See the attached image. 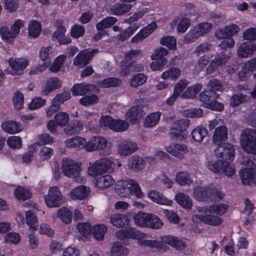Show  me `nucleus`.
<instances>
[{"instance_id":"obj_30","label":"nucleus","mask_w":256,"mask_h":256,"mask_svg":"<svg viewBox=\"0 0 256 256\" xmlns=\"http://www.w3.org/2000/svg\"><path fill=\"white\" fill-rule=\"evenodd\" d=\"M94 88V86L92 85L76 84L72 88L71 90L74 96H82Z\"/></svg>"},{"instance_id":"obj_62","label":"nucleus","mask_w":256,"mask_h":256,"mask_svg":"<svg viewBox=\"0 0 256 256\" xmlns=\"http://www.w3.org/2000/svg\"><path fill=\"white\" fill-rule=\"evenodd\" d=\"M162 212L170 222L176 224L180 222L178 216L173 210H162Z\"/></svg>"},{"instance_id":"obj_49","label":"nucleus","mask_w":256,"mask_h":256,"mask_svg":"<svg viewBox=\"0 0 256 256\" xmlns=\"http://www.w3.org/2000/svg\"><path fill=\"white\" fill-rule=\"evenodd\" d=\"M210 213H216L218 214H223L227 210V206L224 204H216L206 207Z\"/></svg>"},{"instance_id":"obj_60","label":"nucleus","mask_w":256,"mask_h":256,"mask_svg":"<svg viewBox=\"0 0 256 256\" xmlns=\"http://www.w3.org/2000/svg\"><path fill=\"white\" fill-rule=\"evenodd\" d=\"M16 197L20 200H26L30 196V192L22 187L18 186L14 191Z\"/></svg>"},{"instance_id":"obj_28","label":"nucleus","mask_w":256,"mask_h":256,"mask_svg":"<svg viewBox=\"0 0 256 256\" xmlns=\"http://www.w3.org/2000/svg\"><path fill=\"white\" fill-rule=\"evenodd\" d=\"M128 165L129 168L140 171L144 167V161L142 157L134 155L130 158Z\"/></svg>"},{"instance_id":"obj_51","label":"nucleus","mask_w":256,"mask_h":256,"mask_svg":"<svg viewBox=\"0 0 256 256\" xmlns=\"http://www.w3.org/2000/svg\"><path fill=\"white\" fill-rule=\"evenodd\" d=\"M54 118L58 126H64L68 123L69 116L66 112H60L55 114Z\"/></svg>"},{"instance_id":"obj_10","label":"nucleus","mask_w":256,"mask_h":256,"mask_svg":"<svg viewBox=\"0 0 256 256\" xmlns=\"http://www.w3.org/2000/svg\"><path fill=\"white\" fill-rule=\"evenodd\" d=\"M10 68L8 70L9 73L12 75H20L23 73L28 62L26 59L12 58L8 60Z\"/></svg>"},{"instance_id":"obj_5","label":"nucleus","mask_w":256,"mask_h":256,"mask_svg":"<svg viewBox=\"0 0 256 256\" xmlns=\"http://www.w3.org/2000/svg\"><path fill=\"white\" fill-rule=\"evenodd\" d=\"M198 214H194L192 219L194 222L200 223L204 222L212 226H217L220 224L222 220L220 217L213 216L212 213L208 212L207 208H198Z\"/></svg>"},{"instance_id":"obj_50","label":"nucleus","mask_w":256,"mask_h":256,"mask_svg":"<svg viewBox=\"0 0 256 256\" xmlns=\"http://www.w3.org/2000/svg\"><path fill=\"white\" fill-rule=\"evenodd\" d=\"M247 97L242 94H236L232 95L230 99V104L232 107H235L246 101Z\"/></svg>"},{"instance_id":"obj_56","label":"nucleus","mask_w":256,"mask_h":256,"mask_svg":"<svg viewBox=\"0 0 256 256\" xmlns=\"http://www.w3.org/2000/svg\"><path fill=\"white\" fill-rule=\"evenodd\" d=\"M14 108L16 110H20L24 106V96L18 91L14 93L12 98Z\"/></svg>"},{"instance_id":"obj_12","label":"nucleus","mask_w":256,"mask_h":256,"mask_svg":"<svg viewBox=\"0 0 256 256\" xmlns=\"http://www.w3.org/2000/svg\"><path fill=\"white\" fill-rule=\"evenodd\" d=\"M98 52V49H93L91 50H84L80 52L75 58L74 64L82 68L88 64L92 58L94 54Z\"/></svg>"},{"instance_id":"obj_55","label":"nucleus","mask_w":256,"mask_h":256,"mask_svg":"<svg viewBox=\"0 0 256 256\" xmlns=\"http://www.w3.org/2000/svg\"><path fill=\"white\" fill-rule=\"evenodd\" d=\"M176 180L180 185L190 184L192 183V180L190 175L185 172H180L177 174Z\"/></svg>"},{"instance_id":"obj_47","label":"nucleus","mask_w":256,"mask_h":256,"mask_svg":"<svg viewBox=\"0 0 256 256\" xmlns=\"http://www.w3.org/2000/svg\"><path fill=\"white\" fill-rule=\"evenodd\" d=\"M147 78L144 74L139 73L133 76L130 81V86L134 88L138 87L144 84Z\"/></svg>"},{"instance_id":"obj_57","label":"nucleus","mask_w":256,"mask_h":256,"mask_svg":"<svg viewBox=\"0 0 256 256\" xmlns=\"http://www.w3.org/2000/svg\"><path fill=\"white\" fill-rule=\"evenodd\" d=\"M70 98V94L68 92H64L61 94H58L53 99L52 104H54L60 106L64 102Z\"/></svg>"},{"instance_id":"obj_20","label":"nucleus","mask_w":256,"mask_h":256,"mask_svg":"<svg viewBox=\"0 0 256 256\" xmlns=\"http://www.w3.org/2000/svg\"><path fill=\"white\" fill-rule=\"evenodd\" d=\"M166 150L170 154L182 159L187 152L188 148L184 144H172L166 147Z\"/></svg>"},{"instance_id":"obj_46","label":"nucleus","mask_w":256,"mask_h":256,"mask_svg":"<svg viewBox=\"0 0 256 256\" xmlns=\"http://www.w3.org/2000/svg\"><path fill=\"white\" fill-rule=\"evenodd\" d=\"M200 28L195 26L193 28L191 29L186 34L184 40L187 43L194 42L200 36H202V32L199 30Z\"/></svg>"},{"instance_id":"obj_19","label":"nucleus","mask_w":256,"mask_h":256,"mask_svg":"<svg viewBox=\"0 0 256 256\" xmlns=\"http://www.w3.org/2000/svg\"><path fill=\"white\" fill-rule=\"evenodd\" d=\"M144 113L140 106L131 108L126 113V117L128 120L132 124H136L140 120Z\"/></svg>"},{"instance_id":"obj_38","label":"nucleus","mask_w":256,"mask_h":256,"mask_svg":"<svg viewBox=\"0 0 256 256\" xmlns=\"http://www.w3.org/2000/svg\"><path fill=\"white\" fill-rule=\"evenodd\" d=\"M208 186H198L194 188V196L198 200L202 201L208 198Z\"/></svg>"},{"instance_id":"obj_41","label":"nucleus","mask_w":256,"mask_h":256,"mask_svg":"<svg viewBox=\"0 0 256 256\" xmlns=\"http://www.w3.org/2000/svg\"><path fill=\"white\" fill-rule=\"evenodd\" d=\"M218 94L212 91L206 90L202 92L200 94V100L204 102L206 106L209 105L214 98H217Z\"/></svg>"},{"instance_id":"obj_25","label":"nucleus","mask_w":256,"mask_h":256,"mask_svg":"<svg viewBox=\"0 0 256 256\" xmlns=\"http://www.w3.org/2000/svg\"><path fill=\"white\" fill-rule=\"evenodd\" d=\"M162 242L174 248L176 250H182L184 249L185 244L178 238L172 236H166L162 238Z\"/></svg>"},{"instance_id":"obj_21","label":"nucleus","mask_w":256,"mask_h":256,"mask_svg":"<svg viewBox=\"0 0 256 256\" xmlns=\"http://www.w3.org/2000/svg\"><path fill=\"white\" fill-rule=\"evenodd\" d=\"M90 191V188L82 185L73 188L70 196L73 200H83L88 196Z\"/></svg>"},{"instance_id":"obj_9","label":"nucleus","mask_w":256,"mask_h":256,"mask_svg":"<svg viewBox=\"0 0 256 256\" xmlns=\"http://www.w3.org/2000/svg\"><path fill=\"white\" fill-rule=\"evenodd\" d=\"M112 160L105 158L96 162L93 164L88 169V174L92 176H96L106 172L112 166Z\"/></svg>"},{"instance_id":"obj_31","label":"nucleus","mask_w":256,"mask_h":256,"mask_svg":"<svg viewBox=\"0 0 256 256\" xmlns=\"http://www.w3.org/2000/svg\"><path fill=\"white\" fill-rule=\"evenodd\" d=\"M132 5L126 4H117L112 6L110 10L114 15L120 16L128 12L132 8Z\"/></svg>"},{"instance_id":"obj_3","label":"nucleus","mask_w":256,"mask_h":256,"mask_svg":"<svg viewBox=\"0 0 256 256\" xmlns=\"http://www.w3.org/2000/svg\"><path fill=\"white\" fill-rule=\"evenodd\" d=\"M62 170L65 176L73 178L74 181L82 182L83 180L82 178L80 176L82 170L80 165L72 159H63Z\"/></svg>"},{"instance_id":"obj_35","label":"nucleus","mask_w":256,"mask_h":256,"mask_svg":"<svg viewBox=\"0 0 256 256\" xmlns=\"http://www.w3.org/2000/svg\"><path fill=\"white\" fill-rule=\"evenodd\" d=\"M208 134V130L202 126L194 128L192 132V136L194 140L200 142L202 141Z\"/></svg>"},{"instance_id":"obj_34","label":"nucleus","mask_w":256,"mask_h":256,"mask_svg":"<svg viewBox=\"0 0 256 256\" xmlns=\"http://www.w3.org/2000/svg\"><path fill=\"white\" fill-rule=\"evenodd\" d=\"M202 85L200 84H196L192 86L188 87L186 90L180 95L182 98H193L201 90Z\"/></svg>"},{"instance_id":"obj_52","label":"nucleus","mask_w":256,"mask_h":256,"mask_svg":"<svg viewBox=\"0 0 256 256\" xmlns=\"http://www.w3.org/2000/svg\"><path fill=\"white\" fill-rule=\"evenodd\" d=\"M207 88L210 91H212L214 92H222L223 90V86L220 80L216 78H213L208 82Z\"/></svg>"},{"instance_id":"obj_26","label":"nucleus","mask_w":256,"mask_h":256,"mask_svg":"<svg viewBox=\"0 0 256 256\" xmlns=\"http://www.w3.org/2000/svg\"><path fill=\"white\" fill-rule=\"evenodd\" d=\"M114 180L111 176L106 174L97 178L95 180V184L101 188H106L112 186Z\"/></svg>"},{"instance_id":"obj_53","label":"nucleus","mask_w":256,"mask_h":256,"mask_svg":"<svg viewBox=\"0 0 256 256\" xmlns=\"http://www.w3.org/2000/svg\"><path fill=\"white\" fill-rule=\"evenodd\" d=\"M26 222L32 230H36L37 219L35 214L31 210L28 211L26 214Z\"/></svg>"},{"instance_id":"obj_61","label":"nucleus","mask_w":256,"mask_h":256,"mask_svg":"<svg viewBox=\"0 0 256 256\" xmlns=\"http://www.w3.org/2000/svg\"><path fill=\"white\" fill-rule=\"evenodd\" d=\"M148 226L152 228L158 229L163 226V222L156 216L150 214Z\"/></svg>"},{"instance_id":"obj_24","label":"nucleus","mask_w":256,"mask_h":256,"mask_svg":"<svg viewBox=\"0 0 256 256\" xmlns=\"http://www.w3.org/2000/svg\"><path fill=\"white\" fill-rule=\"evenodd\" d=\"M127 216L122 214H114L110 217V222L117 228L125 227L128 224Z\"/></svg>"},{"instance_id":"obj_15","label":"nucleus","mask_w":256,"mask_h":256,"mask_svg":"<svg viewBox=\"0 0 256 256\" xmlns=\"http://www.w3.org/2000/svg\"><path fill=\"white\" fill-rule=\"evenodd\" d=\"M138 149V146L136 143L130 140H126L119 144L118 150L121 156H126L134 152Z\"/></svg>"},{"instance_id":"obj_43","label":"nucleus","mask_w":256,"mask_h":256,"mask_svg":"<svg viewBox=\"0 0 256 256\" xmlns=\"http://www.w3.org/2000/svg\"><path fill=\"white\" fill-rule=\"evenodd\" d=\"M57 216L64 222L67 224L70 223L72 220V213L66 207L58 209Z\"/></svg>"},{"instance_id":"obj_59","label":"nucleus","mask_w":256,"mask_h":256,"mask_svg":"<svg viewBox=\"0 0 256 256\" xmlns=\"http://www.w3.org/2000/svg\"><path fill=\"white\" fill-rule=\"evenodd\" d=\"M234 172L235 170L233 164L222 161V166H221L220 173H224L226 176H230L234 174Z\"/></svg>"},{"instance_id":"obj_44","label":"nucleus","mask_w":256,"mask_h":256,"mask_svg":"<svg viewBox=\"0 0 256 256\" xmlns=\"http://www.w3.org/2000/svg\"><path fill=\"white\" fill-rule=\"evenodd\" d=\"M180 70L176 67L172 68L164 72L161 76L162 78L166 80L170 78L171 80H176L179 78L180 75Z\"/></svg>"},{"instance_id":"obj_58","label":"nucleus","mask_w":256,"mask_h":256,"mask_svg":"<svg viewBox=\"0 0 256 256\" xmlns=\"http://www.w3.org/2000/svg\"><path fill=\"white\" fill-rule=\"evenodd\" d=\"M160 43L162 45L168 47L170 50H174L176 47V40L172 36H168L162 38L160 40Z\"/></svg>"},{"instance_id":"obj_16","label":"nucleus","mask_w":256,"mask_h":256,"mask_svg":"<svg viewBox=\"0 0 256 256\" xmlns=\"http://www.w3.org/2000/svg\"><path fill=\"white\" fill-rule=\"evenodd\" d=\"M157 28L156 22H152L142 28L131 39V42L136 43L142 40L152 34Z\"/></svg>"},{"instance_id":"obj_32","label":"nucleus","mask_w":256,"mask_h":256,"mask_svg":"<svg viewBox=\"0 0 256 256\" xmlns=\"http://www.w3.org/2000/svg\"><path fill=\"white\" fill-rule=\"evenodd\" d=\"M0 34L2 39L10 44H12L17 36L11 28H9L6 26L0 28Z\"/></svg>"},{"instance_id":"obj_18","label":"nucleus","mask_w":256,"mask_h":256,"mask_svg":"<svg viewBox=\"0 0 256 256\" xmlns=\"http://www.w3.org/2000/svg\"><path fill=\"white\" fill-rule=\"evenodd\" d=\"M256 50V44L250 42H242L238 50L239 56L246 58L251 56Z\"/></svg>"},{"instance_id":"obj_39","label":"nucleus","mask_w":256,"mask_h":256,"mask_svg":"<svg viewBox=\"0 0 256 256\" xmlns=\"http://www.w3.org/2000/svg\"><path fill=\"white\" fill-rule=\"evenodd\" d=\"M112 256H126L128 254V250L121 243L114 242L111 248Z\"/></svg>"},{"instance_id":"obj_64","label":"nucleus","mask_w":256,"mask_h":256,"mask_svg":"<svg viewBox=\"0 0 256 256\" xmlns=\"http://www.w3.org/2000/svg\"><path fill=\"white\" fill-rule=\"evenodd\" d=\"M7 144L10 148L18 149L21 148L22 142L20 137L11 136L8 138Z\"/></svg>"},{"instance_id":"obj_4","label":"nucleus","mask_w":256,"mask_h":256,"mask_svg":"<svg viewBox=\"0 0 256 256\" xmlns=\"http://www.w3.org/2000/svg\"><path fill=\"white\" fill-rule=\"evenodd\" d=\"M241 144L245 152L256 155V130H244L241 136Z\"/></svg>"},{"instance_id":"obj_23","label":"nucleus","mask_w":256,"mask_h":256,"mask_svg":"<svg viewBox=\"0 0 256 256\" xmlns=\"http://www.w3.org/2000/svg\"><path fill=\"white\" fill-rule=\"evenodd\" d=\"M148 197L160 204L170 206L172 203V200H168L162 194L154 190L150 191Z\"/></svg>"},{"instance_id":"obj_17","label":"nucleus","mask_w":256,"mask_h":256,"mask_svg":"<svg viewBox=\"0 0 256 256\" xmlns=\"http://www.w3.org/2000/svg\"><path fill=\"white\" fill-rule=\"evenodd\" d=\"M228 129L225 126H219L216 128L212 137V142L216 145L224 143L228 138Z\"/></svg>"},{"instance_id":"obj_7","label":"nucleus","mask_w":256,"mask_h":256,"mask_svg":"<svg viewBox=\"0 0 256 256\" xmlns=\"http://www.w3.org/2000/svg\"><path fill=\"white\" fill-rule=\"evenodd\" d=\"M44 198L46 206L49 208L58 207L64 202V198L57 186L52 187Z\"/></svg>"},{"instance_id":"obj_48","label":"nucleus","mask_w":256,"mask_h":256,"mask_svg":"<svg viewBox=\"0 0 256 256\" xmlns=\"http://www.w3.org/2000/svg\"><path fill=\"white\" fill-rule=\"evenodd\" d=\"M107 231V228L103 224H98L94 226L92 228V233L98 240H102L104 238V236Z\"/></svg>"},{"instance_id":"obj_2","label":"nucleus","mask_w":256,"mask_h":256,"mask_svg":"<svg viewBox=\"0 0 256 256\" xmlns=\"http://www.w3.org/2000/svg\"><path fill=\"white\" fill-rule=\"evenodd\" d=\"M242 164L246 167L240 172L241 180L244 184L250 185L255 182L256 179V166L254 163L248 157H243Z\"/></svg>"},{"instance_id":"obj_54","label":"nucleus","mask_w":256,"mask_h":256,"mask_svg":"<svg viewBox=\"0 0 256 256\" xmlns=\"http://www.w3.org/2000/svg\"><path fill=\"white\" fill-rule=\"evenodd\" d=\"M66 56L60 55L58 56L54 62L50 66L49 70L50 71L56 72L60 70L64 62L66 60Z\"/></svg>"},{"instance_id":"obj_11","label":"nucleus","mask_w":256,"mask_h":256,"mask_svg":"<svg viewBox=\"0 0 256 256\" xmlns=\"http://www.w3.org/2000/svg\"><path fill=\"white\" fill-rule=\"evenodd\" d=\"M218 158L224 160H233L234 157V148L232 145L228 143H223L218 145L214 151Z\"/></svg>"},{"instance_id":"obj_1","label":"nucleus","mask_w":256,"mask_h":256,"mask_svg":"<svg viewBox=\"0 0 256 256\" xmlns=\"http://www.w3.org/2000/svg\"><path fill=\"white\" fill-rule=\"evenodd\" d=\"M120 183V184L116 186V191L121 197H126L132 192L138 198L143 197L144 193L142 192L138 183L134 180L130 179Z\"/></svg>"},{"instance_id":"obj_29","label":"nucleus","mask_w":256,"mask_h":256,"mask_svg":"<svg viewBox=\"0 0 256 256\" xmlns=\"http://www.w3.org/2000/svg\"><path fill=\"white\" fill-rule=\"evenodd\" d=\"M41 24L37 20H32L30 22L28 26V34L33 38H38L40 34Z\"/></svg>"},{"instance_id":"obj_8","label":"nucleus","mask_w":256,"mask_h":256,"mask_svg":"<svg viewBox=\"0 0 256 256\" xmlns=\"http://www.w3.org/2000/svg\"><path fill=\"white\" fill-rule=\"evenodd\" d=\"M101 126H108L111 130L116 132H122L126 130L128 126V124L124 120H113L111 116H102L100 121Z\"/></svg>"},{"instance_id":"obj_6","label":"nucleus","mask_w":256,"mask_h":256,"mask_svg":"<svg viewBox=\"0 0 256 256\" xmlns=\"http://www.w3.org/2000/svg\"><path fill=\"white\" fill-rule=\"evenodd\" d=\"M190 120L187 118H183L174 122L172 125L168 135L171 138L183 140L186 134L184 132L188 128Z\"/></svg>"},{"instance_id":"obj_14","label":"nucleus","mask_w":256,"mask_h":256,"mask_svg":"<svg viewBox=\"0 0 256 256\" xmlns=\"http://www.w3.org/2000/svg\"><path fill=\"white\" fill-rule=\"evenodd\" d=\"M62 86V82L56 77L48 78L42 86L41 94L46 96Z\"/></svg>"},{"instance_id":"obj_13","label":"nucleus","mask_w":256,"mask_h":256,"mask_svg":"<svg viewBox=\"0 0 256 256\" xmlns=\"http://www.w3.org/2000/svg\"><path fill=\"white\" fill-rule=\"evenodd\" d=\"M107 145V141L105 138L100 136H93L88 141H86V150L92 152L104 149Z\"/></svg>"},{"instance_id":"obj_45","label":"nucleus","mask_w":256,"mask_h":256,"mask_svg":"<svg viewBox=\"0 0 256 256\" xmlns=\"http://www.w3.org/2000/svg\"><path fill=\"white\" fill-rule=\"evenodd\" d=\"M122 84L120 79L116 78H108L99 82V86L103 88L116 87Z\"/></svg>"},{"instance_id":"obj_36","label":"nucleus","mask_w":256,"mask_h":256,"mask_svg":"<svg viewBox=\"0 0 256 256\" xmlns=\"http://www.w3.org/2000/svg\"><path fill=\"white\" fill-rule=\"evenodd\" d=\"M150 214L142 212H138L134 216V223L142 227H148Z\"/></svg>"},{"instance_id":"obj_37","label":"nucleus","mask_w":256,"mask_h":256,"mask_svg":"<svg viewBox=\"0 0 256 256\" xmlns=\"http://www.w3.org/2000/svg\"><path fill=\"white\" fill-rule=\"evenodd\" d=\"M175 199L179 204L184 208H190L192 206L191 198L188 194L184 193H178L176 195Z\"/></svg>"},{"instance_id":"obj_33","label":"nucleus","mask_w":256,"mask_h":256,"mask_svg":"<svg viewBox=\"0 0 256 256\" xmlns=\"http://www.w3.org/2000/svg\"><path fill=\"white\" fill-rule=\"evenodd\" d=\"M174 22L177 24V32L184 33L189 28L190 25V20L187 18H175Z\"/></svg>"},{"instance_id":"obj_22","label":"nucleus","mask_w":256,"mask_h":256,"mask_svg":"<svg viewBox=\"0 0 256 256\" xmlns=\"http://www.w3.org/2000/svg\"><path fill=\"white\" fill-rule=\"evenodd\" d=\"M64 144L68 148H74L76 149L84 148L86 149V140L82 137L76 136L66 140L64 142Z\"/></svg>"},{"instance_id":"obj_63","label":"nucleus","mask_w":256,"mask_h":256,"mask_svg":"<svg viewBox=\"0 0 256 256\" xmlns=\"http://www.w3.org/2000/svg\"><path fill=\"white\" fill-rule=\"evenodd\" d=\"M84 32V26L80 24H75L71 28L70 35L72 37L77 38L82 36Z\"/></svg>"},{"instance_id":"obj_27","label":"nucleus","mask_w":256,"mask_h":256,"mask_svg":"<svg viewBox=\"0 0 256 256\" xmlns=\"http://www.w3.org/2000/svg\"><path fill=\"white\" fill-rule=\"evenodd\" d=\"M1 127L4 132L10 134H16L22 130L19 124L13 120L2 122Z\"/></svg>"},{"instance_id":"obj_42","label":"nucleus","mask_w":256,"mask_h":256,"mask_svg":"<svg viewBox=\"0 0 256 256\" xmlns=\"http://www.w3.org/2000/svg\"><path fill=\"white\" fill-rule=\"evenodd\" d=\"M160 113L152 112L148 115L144 119V124L146 127H152L157 124L160 120Z\"/></svg>"},{"instance_id":"obj_40","label":"nucleus","mask_w":256,"mask_h":256,"mask_svg":"<svg viewBox=\"0 0 256 256\" xmlns=\"http://www.w3.org/2000/svg\"><path fill=\"white\" fill-rule=\"evenodd\" d=\"M116 18L113 16H108L104 18L96 26L98 30H103L110 26L114 25L117 22Z\"/></svg>"}]
</instances>
